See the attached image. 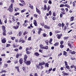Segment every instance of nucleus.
Here are the masks:
<instances>
[{"instance_id":"39","label":"nucleus","mask_w":76,"mask_h":76,"mask_svg":"<svg viewBox=\"0 0 76 76\" xmlns=\"http://www.w3.org/2000/svg\"><path fill=\"white\" fill-rule=\"evenodd\" d=\"M72 4H73V7H75V2L74 1L72 3Z\"/></svg>"},{"instance_id":"55","label":"nucleus","mask_w":76,"mask_h":76,"mask_svg":"<svg viewBox=\"0 0 76 76\" xmlns=\"http://www.w3.org/2000/svg\"><path fill=\"white\" fill-rule=\"evenodd\" d=\"M64 6V4H61L60 5V7H62Z\"/></svg>"},{"instance_id":"32","label":"nucleus","mask_w":76,"mask_h":76,"mask_svg":"<svg viewBox=\"0 0 76 76\" xmlns=\"http://www.w3.org/2000/svg\"><path fill=\"white\" fill-rule=\"evenodd\" d=\"M75 66L74 65H72L71 66H70V68H71V69H73V68H74V67H75Z\"/></svg>"},{"instance_id":"51","label":"nucleus","mask_w":76,"mask_h":76,"mask_svg":"<svg viewBox=\"0 0 76 76\" xmlns=\"http://www.w3.org/2000/svg\"><path fill=\"white\" fill-rule=\"evenodd\" d=\"M68 38H69V37H64V39H67Z\"/></svg>"},{"instance_id":"56","label":"nucleus","mask_w":76,"mask_h":76,"mask_svg":"<svg viewBox=\"0 0 76 76\" xmlns=\"http://www.w3.org/2000/svg\"><path fill=\"white\" fill-rule=\"evenodd\" d=\"M60 69L61 70H64V67H61Z\"/></svg>"},{"instance_id":"61","label":"nucleus","mask_w":76,"mask_h":76,"mask_svg":"<svg viewBox=\"0 0 76 76\" xmlns=\"http://www.w3.org/2000/svg\"><path fill=\"white\" fill-rule=\"evenodd\" d=\"M14 51H18V49L16 48V49H14Z\"/></svg>"},{"instance_id":"54","label":"nucleus","mask_w":76,"mask_h":76,"mask_svg":"<svg viewBox=\"0 0 76 76\" xmlns=\"http://www.w3.org/2000/svg\"><path fill=\"white\" fill-rule=\"evenodd\" d=\"M45 42L46 43L47 45H48V40L46 41Z\"/></svg>"},{"instance_id":"15","label":"nucleus","mask_w":76,"mask_h":76,"mask_svg":"<svg viewBox=\"0 0 76 76\" xmlns=\"http://www.w3.org/2000/svg\"><path fill=\"white\" fill-rule=\"evenodd\" d=\"M20 1L22 3V4H25V2H24V1H23V0H20Z\"/></svg>"},{"instance_id":"43","label":"nucleus","mask_w":76,"mask_h":76,"mask_svg":"<svg viewBox=\"0 0 76 76\" xmlns=\"http://www.w3.org/2000/svg\"><path fill=\"white\" fill-rule=\"evenodd\" d=\"M14 18H14V17L12 18V21L13 22H15V20H16Z\"/></svg>"},{"instance_id":"2","label":"nucleus","mask_w":76,"mask_h":76,"mask_svg":"<svg viewBox=\"0 0 76 76\" xmlns=\"http://www.w3.org/2000/svg\"><path fill=\"white\" fill-rule=\"evenodd\" d=\"M8 10L10 11V12H12L13 10V4H11L10 5V8H8Z\"/></svg>"},{"instance_id":"12","label":"nucleus","mask_w":76,"mask_h":76,"mask_svg":"<svg viewBox=\"0 0 76 76\" xmlns=\"http://www.w3.org/2000/svg\"><path fill=\"white\" fill-rule=\"evenodd\" d=\"M74 17H71L70 18V21H73V20H74Z\"/></svg>"},{"instance_id":"31","label":"nucleus","mask_w":76,"mask_h":76,"mask_svg":"<svg viewBox=\"0 0 76 76\" xmlns=\"http://www.w3.org/2000/svg\"><path fill=\"white\" fill-rule=\"evenodd\" d=\"M44 9L45 10H47V6H46V5H44Z\"/></svg>"},{"instance_id":"20","label":"nucleus","mask_w":76,"mask_h":76,"mask_svg":"<svg viewBox=\"0 0 76 76\" xmlns=\"http://www.w3.org/2000/svg\"><path fill=\"white\" fill-rule=\"evenodd\" d=\"M41 31H42V28H40V29H39V30L38 31V34H39L40 33H41Z\"/></svg>"},{"instance_id":"46","label":"nucleus","mask_w":76,"mask_h":76,"mask_svg":"<svg viewBox=\"0 0 76 76\" xmlns=\"http://www.w3.org/2000/svg\"><path fill=\"white\" fill-rule=\"evenodd\" d=\"M29 7L31 8V9H33V6L30 4H29Z\"/></svg>"},{"instance_id":"48","label":"nucleus","mask_w":76,"mask_h":76,"mask_svg":"<svg viewBox=\"0 0 76 76\" xmlns=\"http://www.w3.org/2000/svg\"><path fill=\"white\" fill-rule=\"evenodd\" d=\"M75 53H76V52H75V51H73L72 52H71L72 54H75Z\"/></svg>"},{"instance_id":"1","label":"nucleus","mask_w":76,"mask_h":76,"mask_svg":"<svg viewBox=\"0 0 76 76\" xmlns=\"http://www.w3.org/2000/svg\"><path fill=\"white\" fill-rule=\"evenodd\" d=\"M73 43V41L72 40H70L68 42V45L69 47H70V48H73V46H72V44Z\"/></svg>"},{"instance_id":"59","label":"nucleus","mask_w":76,"mask_h":76,"mask_svg":"<svg viewBox=\"0 0 76 76\" xmlns=\"http://www.w3.org/2000/svg\"><path fill=\"white\" fill-rule=\"evenodd\" d=\"M44 68V66H41L40 67V69H42Z\"/></svg>"},{"instance_id":"24","label":"nucleus","mask_w":76,"mask_h":76,"mask_svg":"<svg viewBox=\"0 0 76 76\" xmlns=\"http://www.w3.org/2000/svg\"><path fill=\"white\" fill-rule=\"evenodd\" d=\"M43 49H45V50H48V47L47 46L44 47Z\"/></svg>"},{"instance_id":"4","label":"nucleus","mask_w":76,"mask_h":76,"mask_svg":"<svg viewBox=\"0 0 76 76\" xmlns=\"http://www.w3.org/2000/svg\"><path fill=\"white\" fill-rule=\"evenodd\" d=\"M20 56H22V54L21 53H17L16 54V58H18Z\"/></svg>"},{"instance_id":"35","label":"nucleus","mask_w":76,"mask_h":76,"mask_svg":"<svg viewBox=\"0 0 76 76\" xmlns=\"http://www.w3.org/2000/svg\"><path fill=\"white\" fill-rule=\"evenodd\" d=\"M50 8H51L50 7L48 6V9H47L48 11H49V10H50Z\"/></svg>"},{"instance_id":"37","label":"nucleus","mask_w":76,"mask_h":76,"mask_svg":"<svg viewBox=\"0 0 76 76\" xmlns=\"http://www.w3.org/2000/svg\"><path fill=\"white\" fill-rule=\"evenodd\" d=\"M44 2L45 3H47V2H48V0H44Z\"/></svg>"},{"instance_id":"45","label":"nucleus","mask_w":76,"mask_h":76,"mask_svg":"<svg viewBox=\"0 0 76 76\" xmlns=\"http://www.w3.org/2000/svg\"><path fill=\"white\" fill-rule=\"evenodd\" d=\"M11 39H12V40H14V39H15V37H12L11 38Z\"/></svg>"},{"instance_id":"18","label":"nucleus","mask_w":76,"mask_h":76,"mask_svg":"<svg viewBox=\"0 0 76 76\" xmlns=\"http://www.w3.org/2000/svg\"><path fill=\"white\" fill-rule=\"evenodd\" d=\"M62 35V34L58 35L57 37V38L58 39H60V38H61V37Z\"/></svg>"},{"instance_id":"8","label":"nucleus","mask_w":76,"mask_h":76,"mask_svg":"<svg viewBox=\"0 0 76 76\" xmlns=\"http://www.w3.org/2000/svg\"><path fill=\"white\" fill-rule=\"evenodd\" d=\"M1 42L2 43H4L5 42H6V39H2L1 40Z\"/></svg>"},{"instance_id":"22","label":"nucleus","mask_w":76,"mask_h":76,"mask_svg":"<svg viewBox=\"0 0 76 76\" xmlns=\"http://www.w3.org/2000/svg\"><path fill=\"white\" fill-rule=\"evenodd\" d=\"M19 26H17L16 27L14 26L13 28H14L15 29H18L19 28Z\"/></svg>"},{"instance_id":"50","label":"nucleus","mask_w":76,"mask_h":76,"mask_svg":"<svg viewBox=\"0 0 76 76\" xmlns=\"http://www.w3.org/2000/svg\"><path fill=\"white\" fill-rule=\"evenodd\" d=\"M13 47L14 48H16V47H18V46H16L15 44L13 45Z\"/></svg>"},{"instance_id":"16","label":"nucleus","mask_w":76,"mask_h":76,"mask_svg":"<svg viewBox=\"0 0 76 76\" xmlns=\"http://www.w3.org/2000/svg\"><path fill=\"white\" fill-rule=\"evenodd\" d=\"M64 6L65 7H67V8H69L70 6L68 4H65L64 5Z\"/></svg>"},{"instance_id":"63","label":"nucleus","mask_w":76,"mask_h":76,"mask_svg":"<svg viewBox=\"0 0 76 76\" xmlns=\"http://www.w3.org/2000/svg\"><path fill=\"white\" fill-rule=\"evenodd\" d=\"M53 16H56V13L54 12L53 13Z\"/></svg>"},{"instance_id":"28","label":"nucleus","mask_w":76,"mask_h":76,"mask_svg":"<svg viewBox=\"0 0 76 76\" xmlns=\"http://www.w3.org/2000/svg\"><path fill=\"white\" fill-rule=\"evenodd\" d=\"M28 34V31H26L24 33L23 35H26V34Z\"/></svg>"},{"instance_id":"36","label":"nucleus","mask_w":76,"mask_h":76,"mask_svg":"<svg viewBox=\"0 0 76 76\" xmlns=\"http://www.w3.org/2000/svg\"><path fill=\"white\" fill-rule=\"evenodd\" d=\"M60 47L61 48H63L64 47V45H60Z\"/></svg>"},{"instance_id":"38","label":"nucleus","mask_w":76,"mask_h":76,"mask_svg":"<svg viewBox=\"0 0 76 76\" xmlns=\"http://www.w3.org/2000/svg\"><path fill=\"white\" fill-rule=\"evenodd\" d=\"M26 51V53L27 54H29L31 53V52L28 51V50H27Z\"/></svg>"},{"instance_id":"7","label":"nucleus","mask_w":76,"mask_h":76,"mask_svg":"<svg viewBox=\"0 0 76 76\" xmlns=\"http://www.w3.org/2000/svg\"><path fill=\"white\" fill-rule=\"evenodd\" d=\"M44 64H45V62L44 61H42L41 62H40L39 63V66L44 65Z\"/></svg>"},{"instance_id":"6","label":"nucleus","mask_w":76,"mask_h":76,"mask_svg":"<svg viewBox=\"0 0 76 76\" xmlns=\"http://www.w3.org/2000/svg\"><path fill=\"white\" fill-rule=\"evenodd\" d=\"M19 62L20 64H22V63H23V59L22 58L20 59L19 60Z\"/></svg>"},{"instance_id":"64","label":"nucleus","mask_w":76,"mask_h":76,"mask_svg":"<svg viewBox=\"0 0 76 76\" xmlns=\"http://www.w3.org/2000/svg\"><path fill=\"white\" fill-rule=\"evenodd\" d=\"M74 68L75 69H74L75 71L76 72V66H74Z\"/></svg>"},{"instance_id":"3","label":"nucleus","mask_w":76,"mask_h":76,"mask_svg":"<svg viewBox=\"0 0 76 76\" xmlns=\"http://www.w3.org/2000/svg\"><path fill=\"white\" fill-rule=\"evenodd\" d=\"M27 58H28V56H27V55H25L24 58V63H26V64L27 63V62L28 61L26 60L27 59Z\"/></svg>"},{"instance_id":"41","label":"nucleus","mask_w":76,"mask_h":76,"mask_svg":"<svg viewBox=\"0 0 76 76\" xmlns=\"http://www.w3.org/2000/svg\"><path fill=\"white\" fill-rule=\"evenodd\" d=\"M3 35L4 36V35H6V32L5 31H4L3 32Z\"/></svg>"},{"instance_id":"34","label":"nucleus","mask_w":76,"mask_h":76,"mask_svg":"<svg viewBox=\"0 0 76 76\" xmlns=\"http://www.w3.org/2000/svg\"><path fill=\"white\" fill-rule=\"evenodd\" d=\"M9 34L10 35H12V31H10L9 32Z\"/></svg>"},{"instance_id":"27","label":"nucleus","mask_w":76,"mask_h":76,"mask_svg":"<svg viewBox=\"0 0 76 76\" xmlns=\"http://www.w3.org/2000/svg\"><path fill=\"white\" fill-rule=\"evenodd\" d=\"M54 46L56 47V46H57V45H58V42L56 43L55 44H54Z\"/></svg>"},{"instance_id":"47","label":"nucleus","mask_w":76,"mask_h":76,"mask_svg":"<svg viewBox=\"0 0 76 76\" xmlns=\"http://www.w3.org/2000/svg\"><path fill=\"white\" fill-rule=\"evenodd\" d=\"M64 63H65V66H67V62L66 61H65Z\"/></svg>"},{"instance_id":"25","label":"nucleus","mask_w":76,"mask_h":76,"mask_svg":"<svg viewBox=\"0 0 76 76\" xmlns=\"http://www.w3.org/2000/svg\"><path fill=\"white\" fill-rule=\"evenodd\" d=\"M3 72H5V73L6 72V71L5 70H2L0 72V73H2Z\"/></svg>"},{"instance_id":"40","label":"nucleus","mask_w":76,"mask_h":76,"mask_svg":"<svg viewBox=\"0 0 76 76\" xmlns=\"http://www.w3.org/2000/svg\"><path fill=\"white\" fill-rule=\"evenodd\" d=\"M58 25V26H59V27H61V24L60 23H59Z\"/></svg>"},{"instance_id":"52","label":"nucleus","mask_w":76,"mask_h":76,"mask_svg":"<svg viewBox=\"0 0 76 76\" xmlns=\"http://www.w3.org/2000/svg\"><path fill=\"white\" fill-rule=\"evenodd\" d=\"M43 35L44 37H45L47 36V34H45V33H44L43 34Z\"/></svg>"},{"instance_id":"49","label":"nucleus","mask_w":76,"mask_h":76,"mask_svg":"<svg viewBox=\"0 0 76 76\" xmlns=\"http://www.w3.org/2000/svg\"><path fill=\"white\" fill-rule=\"evenodd\" d=\"M48 3H49V4H52V2H51V1L50 0L49 1Z\"/></svg>"},{"instance_id":"9","label":"nucleus","mask_w":76,"mask_h":76,"mask_svg":"<svg viewBox=\"0 0 76 76\" xmlns=\"http://www.w3.org/2000/svg\"><path fill=\"white\" fill-rule=\"evenodd\" d=\"M40 47L41 49H44V45L42 44H40Z\"/></svg>"},{"instance_id":"23","label":"nucleus","mask_w":76,"mask_h":76,"mask_svg":"<svg viewBox=\"0 0 76 76\" xmlns=\"http://www.w3.org/2000/svg\"><path fill=\"white\" fill-rule=\"evenodd\" d=\"M22 31H20L19 32L18 34L19 36H21V35H22Z\"/></svg>"},{"instance_id":"10","label":"nucleus","mask_w":76,"mask_h":76,"mask_svg":"<svg viewBox=\"0 0 76 76\" xmlns=\"http://www.w3.org/2000/svg\"><path fill=\"white\" fill-rule=\"evenodd\" d=\"M2 29L4 31H6V27L4 26H3L2 27Z\"/></svg>"},{"instance_id":"53","label":"nucleus","mask_w":76,"mask_h":76,"mask_svg":"<svg viewBox=\"0 0 76 76\" xmlns=\"http://www.w3.org/2000/svg\"><path fill=\"white\" fill-rule=\"evenodd\" d=\"M19 15V12L16 13L15 14V16H17V15Z\"/></svg>"},{"instance_id":"57","label":"nucleus","mask_w":76,"mask_h":76,"mask_svg":"<svg viewBox=\"0 0 76 76\" xmlns=\"http://www.w3.org/2000/svg\"><path fill=\"white\" fill-rule=\"evenodd\" d=\"M64 75H66V76H67V75H69V74L68 73H66V72L64 73Z\"/></svg>"},{"instance_id":"60","label":"nucleus","mask_w":76,"mask_h":76,"mask_svg":"<svg viewBox=\"0 0 76 76\" xmlns=\"http://www.w3.org/2000/svg\"><path fill=\"white\" fill-rule=\"evenodd\" d=\"M61 10L62 11V12H64V11H65V10H64V8H61Z\"/></svg>"},{"instance_id":"42","label":"nucleus","mask_w":76,"mask_h":76,"mask_svg":"<svg viewBox=\"0 0 76 76\" xmlns=\"http://www.w3.org/2000/svg\"><path fill=\"white\" fill-rule=\"evenodd\" d=\"M49 13L50 16H51V11H49Z\"/></svg>"},{"instance_id":"14","label":"nucleus","mask_w":76,"mask_h":76,"mask_svg":"<svg viewBox=\"0 0 76 76\" xmlns=\"http://www.w3.org/2000/svg\"><path fill=\"white\" fill-rule=\"evenodd\" d=\"M31 61H27L26 64L27 65H30V64H31Z\"/></svg>"},{"instance_id":"62","label":"nucleus","mask_w":76,"mask_h":76,"mask_svg":"<svg viewBox=\"0 0 76 76\" xmlns=\"http://www.w3.org/2000/svg\"><path fill=\"white\" fill-rule=\"evenodd\" d=\"M34 76H38V74L37 73H35L34 74Z\"/></svg>"},{"instance_id":"21","label":"nucleus","mask_w":76,"mask_h":76,"mask_svg":"<svg viewBox=\"0 0 76 76\" xmlns=\"http://www.w3.org/2000/svg\"><path fill=\"white\" fill-rule=\"evenodd\" d=\"M49 64L48 63H47L45 64V67H49Z\"/></svg>"},{"instance_id":"44","label":"nucleus","mask_w":76,"mask_h":76,"mask_svg":"<svg viewBox=\"0 0 76 76\" xmlns=\"http://www.w3.org/2000/svg\"><path fill=\"white\" fill-rule=\"evenodd\" d=\"M11 62H12V61H10V60H9V61H7V63L9 64V63H11Z\"/></svg>"},{"instance_id":"33","label":"nucleus","mask_w":76,"mask_h":76,"mask_svg":"<svg viewBox=\"0 0 76 76\" xmlns=\"http://www.w3.org/2000/svg\"><path fill=\"white\" fill-rule=\"evenodd\" d=\"M71 60H75L76 58H75V57H73L71 58Z\"/></svg>"},{"instance_id":"30","label":"nucleus","mask_w":76,"mask_h":76,"mask_svg":"<svg viewBox=\"0 0 76 76\" xmlns=\"http://www.w3.org/2000/svg\"><path fill=\"white\" fill-rule=\"evenodd\" d=\"M26 22H28V21H27V20H25L24 21V23L23 24V26H25V24H26Z\"/></svg>"},{"instance_id":"5","label":"nucleus","mask_w":76,"mask_h":76,"mask_svg":"<svg viewBox=\"0 0 76 76\" xmlns=\"http://www.w3.org/2000/svg\"><path fill=\"white\" fill-rule=\"evenodd\" d=\"M34 25L35 26H37V21L35 20H34Z\"/></svg>"},{"instance_id":"58","label":"nucleus","mask_w":76,"mask_h":76,"mask_svg":"<svg viewBox=\"0 0 76 76\" xmlns=\"http://www.w3.org/2000/svg\"><path fill=\"white\" fill-rule=\"evenodd\" d=\"M26 11V10H23L21 11V13H23V12H25Z\"/></svg>"},{"instance_id":"19","label":"nucleus","mask_w":76,"mask_h":76,"mask_svg":"<svg viewBox=\"0 0 76 76\" xmlns=\"http://www.w3.org/2000/svg\"><path fill=\"white\" fill-rule=\"evenodd\" d=\"M36 12L38 13L39 14H40V11L37 8H36Z\"/></svg>"},{"instance_id":"11","label":"nucleus","mask_w":76,"mask_h":76,"mask_svg":"<svg viewBox=\"0 0 76 76\" xmlns=\"http://www.w3.org/2000/svg\"><path fill=\"white\" fill-rule=\"evenodd\" d=\"M15 68L17 70V72H18L19 73H20V71H19V67L18 66H15Z\"/></svg>"},{"instance_id":"29","label":"nucleus","mask_w":76,"mask_h":76,"mask_svg":"<svg viewBox=\"0 0 76 76\" xmlns=\"http://www.w3.org/2000/svg\"><path fill=\"white\" fill-rule=\"evenodd\" d=\"M67 53L66 52V51H64V53H63V55L64 56L65 55H66V54H67Z\"/></svg>"},{"instance_id":"13","label":"nucleus","mask_w":76,"mask_h":76,"mask_svg":"<svg viewBox=\"0 0 76 76\" xmlns=\"http://www.w3.org/2000/svg\"><path fill=\"white\" fill-rule=\"evenodd\" d=\"M44 27L45 28H46V29H50V26H48L47 25L45 26Z\"/></svg>"},{"instance_id":"17","label":"nucleus","mask_w":76,"mask_h":76,"mask_svg":"<svg viewBox=\"0 0 76 76\" xmlns=\"http://www.w3.org/2000/svg\"><path fill=\"white\" fill-rule=\"evenodd\" d=\"M35 56H39V54L38 52H36L34 53Z\"/></svg>"},{"instance_id":"26","label":"nucleus","mask_w":76,"mask_h":76,"mask_svg":"<svg viewBox=\"0 0 76 76\" xmlns=\"http://www.w3.org/2000/svg\"><path fill=\"white\" fill-rule=\"evenodd\" d=\"M66 69H68V70H69L70 69V67H69V66L68 65H66Z\"/></svg>"}]
</instances>
